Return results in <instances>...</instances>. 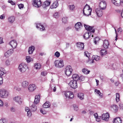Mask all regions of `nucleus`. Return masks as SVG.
Segmentation results:
<instances>
[{
  "label": "nucleus",
  "mask_w": 123,
  "mask_h": 123,
  "mask_svg": "<svg viewBox=\"0 0 123 123\" xmlns=\"http://www.w3.org/2000/svg\"><path fill=\"white\" fill-rule=\"evenodd\" d=\"M84 26L85 27L86 29L89 31L88 32H86L84 34L83 37H84L86 39H87L88 38L90 37L91 36H92V37H93V34L91 35V33H94L95 31V30L92 28L93 27L90 26L89 25H86L85 24H84Z\"/></svg>",
  "instance_id": "1"
},
{
  "label": "nucleus",
  "mask_w": 123,
  "mask_h": 123,
  "mask_svg": "<svg viewBox=\"0 0 123 123\" xmlns=\"http://www.w3.org/2000/svg\"><path fill=\"white\" fill-rule=\"evenodd\" d=\"M91 11L92 9L89 6L86 4L83 9V12L84 14L86 16L91 15Z\"/></svg>",
  "instance_id": "2"
},
{
  "label": "nucleus",
  "mask_w": 123,
  "mask_h": 123,
  "mask_svg": "<svg viewBox=\"0 0 123 123\" xmlns=\"http://www.w3.org/2000/svg\"><path fill=\"white\" fill-rule=\"evenodd\" d=\"M28 68L27 65L24 63H21L19 64L18 67V69L19 71L22 73H24Z\"/></svg>",
  "instance_id": "3"
},
{
  "label": "nucleus",
  "mask_w": 123,
  "mask_h": 123,
  "mask_svg": "<svg viewBox=\"0 0 123 123\" xmlns=\"http://www.w3.org/2000/svg\"><path fill=\"white\" fill-rule=\"evenodd\" d=\"M9 95V92L8 91L4 89L0 90V96L2 98H7Z\"/></svg>",
  "instance_id": "4"
},
{
  "label": "nucleus",
  "mask_w": 123,
  "mask_h": 123,
  "mask_svg": "<svg viewBox=\"0 0 123 123\" xmlns=\"http://www.w3.org/2000/svg\"><path fill=\"white\" fill-rule=\"evenodd\" d=\"M73 69L71 66L70 65L67 66L65 69V72L68 76H69L72 73Z\"/></svg>",
  "instance_id": "5"
},
{
  "label": "nucleus",
  "mask_w": 123,
  "mask_h": 123,
  "mask_svg": "<svg viewBox=\"0 0 123 123\" xmlns=\"http://www.w3.org/2000/svg\"><path fill=\"white\" fill-rule=\"evenodd\" d=\"M54 64L56 67L61 68L64 66L63 61L62 60H60L59 61L58 60H55L54 62Z\"/></svg>",
  "instance_id": "6"
},
{
  "label": "nucleus",
  "mask_w": 123,
  "mask_h": 123,
  "mask_svg": "<svg viewBox=\"0 0 123 123\" xmlns=\"http://www.w3.org/2000/svg\"><path fill=\"white\" fill-rule=\"evenodd\" d=\"M112 3L117 6H123V0H112Z\"/></svg>",
  "instance_id": "7"
},
{
  "label": "nucleus",
  "mask_w": 123,
  "mask_h": 123,
  "mask_svg": "<svg viewBox=\"0 0 123 123\" xmlns=\"http://www.w3.org/2000/svg\"><path fill=\"white\" fill-rule=\"evenodd\" d=\"M65 96L71 99L74 97V95L72 92L71 91H68L65 93Z\"/></svg>",
  "instance_id": "8"
},
{
  "label": "nucleus",
  "mask_w": 123,
  "mask_h": 123,
  "mask_svg": "<svg viewBox=\"0 0 123 123\" xmlns=\"http://www.w3.org/2000/svg\"><path fill=\"white\" fill-rule=\"evenodd\" d=\"M33 5L37 7H39L41 5L40 0H33Z\"/></svg>",
  "instance_id": "9"
},
{
  "label": "nucleus",
  "mask_w": 123,
  "mask_h": 123,
  "mask_svg": "<svg viewBox=\"0 0 123 123\" xmlns=\"http://www.w3.org/2000/svg\"><path fill=\"white\" fill-rule=\"evenodd\" d=\"M77 82L75 81L71 80L70 81L69 84L71 87L75 89L77 87Z\"/></svg>",
  "instance_id": "10"
},
{
  "label": "nucleus",
  "mask_w": 123,
  "mask_h": 123,
  "mask_svg": "<svg viewBox=\"0 0 123 123\" xmlns=\"http://www.w3.org/2000/svg\"><path fill=\"white\" fill-rule=\"evenodd\" d=\"M28 89L30 92L34 91L36 88V86L34 84H31L29 85L28 87Z\"/></svg>",
  "instance_id": "11"
},
{
  "label": "nucleus",
  "mask_w": 123,
  "mask_h": 123,
  "mask_svg": "<svg viewBox=\"0 0 123 123\" xmlns=\"http://www.w3.org/2000/svg\"><path fill=\"white\" fill-rule=\"evenodd\" d=\"M106 3L105 1L103 0L101 1L99 4V6L100 8L102 10L105 9L106 7Z\"/></svg>",
  "instance_id": "12"
},
{
  "label": "nucleus",
  "mask_w": 123,
  "mask_h": 123,
  "mask_svg": "<svg viewBox=\"0 0 123 123\" xmlns=\"http://www.w3.org/2000/svg\"><path fill=\"white\" fill-rule=\"evenodd\" d=\"M13 99L14 101L20 105L22 103V99L19 96H17L14 97Z\"/></svg>",
  "instance_id": "13"
},
{
  "label": "nucleus",
  "mask_w": 123,
  "mask_h": 123,
  "mask_svg": "<svg viewBox=\"0 0 123 123\" xmlns=\"http://www.w3.org/2000/svg\"><path fill=\"white\" fill-rule=\"evenodd\" d=\"M14 52L13 49L8 50L4 54V56L6 57H8L10 56Z\"/></svg>",
  "instance_id": "14"
},
{
  "label": "nucleus",
  "mask_w": 123,
  "mask_h": 123,
  "mask_svg": "<svg viewBox=\"0 0 123 123\" xmlns=\"http://www.w3.org/2000/svg\"><path fill=\"white\" fill-rule=\"evenodd\" d=\"M76 45L80 50H83L84 49V43L78 42L76 43Z\"/></svg>",
  "instance_id": "15"
},
{
  "label": "nucleus",
  "mask_w": 123,
  "mask_h": 123,
  "mask_svg": "<svg viewBox=\"0 0 123 123\" xmlns=\"http://www.w3.org/2000/svg\"><path fill=\"white\" fill-rule=\"evenodd\" d=\"M109 117V115L108 113H107L103 114L102 116V120L107 121H108Z\"/></svg>",
  "instance_id": "16"
},
{
  "label": "nucleus",
  "mask_w": 123,
  "mask_h": 123,
  "mask_svg": "<svg viewBox=\"0 0 123 123\" xmlns=\"http://www.w3.org/2000/svg\"><path fill=\"white\" fill-rule=\"evenodd\" d=\"M9 44L10 45L13 49L15 48L17 45V43L16 41L14 40L11 41L9 43Z\"/></svg>",
  "instance_id": "17"
},
{
  "label": "nucleus",
  "mask_w": 123,
  "mask_h": 123,
  "mask_svg": "<svg viewBox=\"0 0 123 123\" xmlns=\"http://www.w3.org/2000/svg\"><path fill=\"white\" fill-rule=\"evenodd\" d=\"M102 10L100 8H97L96 10V12L99 17H101L103 15V12Z\"/></svg>",
  "instance_id": "18"
},
{
  "label": "nucleus",
  "mask_w": 123,
  "mask_h": 123,
  "mask_svg": "<svg viewBox=\"0 0 123 123\" xmlns=\"http://www.w3.org/2000/svg\"><path fill=\"white\" fill-rule=\"evenodd\" d=\"M28 82L27 81H24L22 82L21 84V86L23 88L25 89L28 87Z\"/></svg>",
  "instance_id": "19"
},
{
  "label": "nucleus",
  "mask_w": 123,
  "mask_h": 123,
  "mask_svg": "<svg viewBox=\"0 0 123 123\" xmlns=\"http://www.w3.org/2000/svg\"><path fill=\"white\" fill-rule=\"evenodd\" d=\"M82 27V25L80 22H77L75 25L76 30L78 31L80 29L81 27Z\"/></svg>",
  "instance_id": "20"
},
{
  "label": "nucleus",
  "mask_w": 123,
  "mask_h": 123,
  "mask_svg": "<svg viewBox=\"0 0 123 123\" xmlns=\"http://www.w3.org/2000/svg\"><path fill=\"white\" fill-rule=\"evenodd\" d=\"M40 96L39 95H36L35 96L34 101V104H37L39 103L40 100Z\"/></svg>",
  "instance_id": "21"
},
{
  "label": "nucleus",
  "mask_w": 123,
  "mask_h": 123,
  "mask_svg": "<svg viewBox=\"0 0 123 123\" xmlns=\"http://www.w3.org/2000/svg\"><path fill=\"white\" fill-rule=\"evenodd\" d=\"M8 22L12 24L13 23L15 20V17L13 16H10L8 17Z\"/></svg>",
  "instance_id": "22"
},
{
  "label": "nucleus",
  "mask_w": 123,
  "mask_h": 123,
  "mask_svg": "<svg viewBox=\"0 0 123 123\" xmlns=\"http://www.w3.org/2000/svg\"><path fill=\"white\" fill-rule=\"evenodd\" d=\"M36 27L37 28H39L41 31H43L45 30L44 26L40 24H37Z\"/></svg>",
  "instance_id": "23"
},
{
  "label": "nucleus",
  "mask_w": 123,
  "mask_h": 123,
  "mask_svg": "<svg viewBox=\"0 0 123 123\" xmlns=\"http://www.w3.org/2000/svg\"><path fill=\"white\" fill-rule=\"evenodd\" d=\"M109 43L107 40H105L104 42L103 46L104 47L105 49H107L108 48Z\"/></svg>",
  "instance_id": "24"
},
{
  "label": "nucleus",
  "mask_w": 123,
  "mask_h": 123,
  "mask_svg": "<svg viewBox=\"0 0 123 123\" xmlns=\"http://www.w3.org/2000/svg\"><path fill=\"white\" fill-rule=\"evenodd\" d=\"M114 123H122V120L120 118L117 117L113 121Z\"/></svg>",
  "instance_id": "25"
},
{
  "label": "nucleus",
  "mask_w": 123,
  "mask_h": 123,
  "mask_svg": "<svg viewBox=\"0 0 123 123\" xmlns=\"http://www.w3.org/2000/svg\"><path fill=\"white\" fill-rule=\"evenodd\" d=\"M72 78L74 80L73 81H75L78 83L79 76L78 75L75 74L73 75L72 76Z\"/></svg>",
  "instance_id": "26"
},
{
  "label": "nucleus",
  "mask_w": 123,
  "mask_h": 123,
  "mask_svg": "<svg viewBox=\"0 0 123 123\" xmlns=\"http://www.w3.org/2000/svg\"><path fill=\"white\" fill-rule=\"evenodd\" d=\"M58 6V3L57 1H55L52 5L50 7L51 8H55Z\"/></svg>",
  "instance_id": "27"
},
{
  "label": "nucleus",
  "mask_w": 123,
  "mask_h": 123,
  "mask_svg": "<svg viewBox=\"0 0 123 123\" xmlns=\"http://www.w3.org/2000/svg\"><path fill=\"white\" fill-rule=\"evenodd\" d=\"M37 110V107L34 104H33L30 107V110L31 111H35Z\"/></svg>",
  "instance_id": "28"
},
{
  "label": "nucleus",
  "mask_w": 123,
  "mask_h": 123,
  "mask_svg": "<svg viewBox=\"0 0 123 123\" xmlns=\"http://www.w3.org/2000/svg\"><path fill=\"white\" fill-rule=\"evenodd\" d=\"M35 48L34 46H31L29 48L28 52L29 54H31L32 53L33 51L35 50Z\"/></svg>",
  "instance_id": "29"
},
{
  "label": "nucleus",
  "mask_w": 123,
  "mask_h": 123,
  "mask_svg": "<svg viewBox=\"0 0 123 123\" xmlns=\"http://www.w3.org/2000/svg\"><path fill=\"white\" fill-rule=\"evenodd\" d=\"M50 2L48 1H46L44 2L43 3L42 5V6L43 7H45L49 6L50 4Z\"/></svg>",
  "instance_id": "30"
},
{
  "label": "nucleus",
  "mask_w": 123,
  "mask_h": 123,
  "mask_svg": "<svg viewBox=\"0 0 123 123\" xmlns=\"http://www.w3.org/2000/svg\"><path fill=\"white\" fill-rule=\"evenodd\" d=\"M6 73V71L5 69L2 68H0V75L2 76L5 74Z\"/></svg>",
  "instance_id": "31"
},
{
  "label": "nucleus",
  "mask_w": 123,
  "mask_h": 123,
  "mask_svg": "<svg viewBox=\"0 0 123 123\" xmlns=\"http://www.w3.org/2000/svg\"><path fill=\"white\" fill-rule=\"evenodd\" d=\"M50 103L48 101H46L44 104L43 105V107L45 108H48L50 106Z\"/></svg>",
  "instance_id": "32"
},
{
  "label": "nucleus",
  "mask_w": 123,
  "mask_h": 123,
  "mask_svg": "<svg viewBox=\"0 0 123 123\" xmlns=\"http://www.w3.org/2000/svg\"><path fill=\"white\" fill-rule=\"evenodd\" d=\"M92 58L94 60L96 61H98L100 59V57L97 55H93Z\"/></svg>",
  "instance_id": "33"
},
{
  "label": "nucleus",
  "mask_w": 123,
  "mask_h": 123,
  "mask_svg": "<svg viewBox=\"0 0 123 123\" xmlns=\"http://www.w3.org/2000/svg\"><path fill=\"white\" fill-rule=\"evenodd\" d=\"M107 51L106 50L103 49H101L100 51V54L102 56L105 55L107 53Z\"/></svg>",
  "instance_id": "34"
},
{
  "label": "nucleus",
  "mask_w": 123,
  "mask_h": 123,
  "mask_svg": "<svg viewBox=\"0 0 123 123\" xmlns=\"http://www.w3.org/2000/svg\"><path fill=\"white\" fill-rule=\"evenodd\" d=\"M34 67L36 69H39L41 67V65L39 63H36L35 64Z\"/></svg>",
  "instance_id": "35"
},
{
  "label": "nucleus",
  "mask_w": 123,
  "mask_h": 123,
  "mask_svg": "<svg viewBox=\"0 0 123 123\" xmlns=\"http://www.w3.org/2000/svg\"><path fill=\"white\" fill-rule=\"evenodd\" d=\"M78 96L81 100H82L84 99V94L83 93H79L78 94Z\"/></svg>",
  "instance_id": "36"
},
{
  "label": "nucleus",
  "mask_w": 123,
  "mask_h": 123,
  "mask_svg": "<svg viewBox=\"0 0 123 123\" xmlns=\"http://www.w3.org/2000/svg\"><path fill=\"white\" fill-rule=\"evenodd\" d=\"M82 71L84 74H87L89 73L90 71H88L86 69L84 68L82 69Z\"/></svg>",
  "instance_id": "37"
},
{
  "label": "nucleus",
  "mask_w": 123,
  "mask_h": 123,
  "mask_svg": "<svg viewBox=\"0 0 123 123\" xmlns=\"http://www.w3.org/2000/svg\"><path fill=\"white\" fill-rule=\"evenodd\" d=\"M54 17L56 18H58L60 16V13L59 12H56L54 14Z\"/></svg>",
  "instance_id": "38"
},
{
  "label": "nucleus",
  "mask_w": 123,
  "mask_h": 123,
  "mask_svg": "<svg viewBox=\"0 0 123 123\" xmlns=\"http://www.w3.org/2000/svg\"><path fill=\"white\" fill-rule=\"evenodd\" d=\"M111 107L113 110L115 111H117L118 110V107L117 105H112Z\"/></svg>",
  "instance_id": "39"
},
{
  "label": "nucleus",
  "mask_w": 123,
  "mask_h": 123,
  "mask_svg": "<svg viewBox=\"0 0 123 123\" xmlns=\"http://www.w3.org/2000/svg\"><path fill=\"white\" fill-rule=\"evenodd\" d=\"M120 100V95L118 93H116V102H118Z\"/></svg>",
  "instance_id": "40"
},
{
  "label": "nucleus",
  "mask_w": 123,
  "mask_h": 123,
  "mask_svg": "<svg viewBox=\"0 0 123 123\" xmlns=\"http://www.w3.org/2000/svg\"><path fill=\"white\" fill-rule=\"evenodd\" d=\"M95 91L100 96V97L102 98L103 96V94H100L101 93L100 92V91L99 90H97V89H95Z\"/></svg>",
  "instance_id": "41"
},
{
  "label": "nucleus",
  "mask_w": 123,
  "mask_h": 123,
  "mask_svg": "<svg viewBox=\"0 0 123 123\" xmlns=\"http://www.w3.org/2000/svg\"><path fill=\"white\" fill-rule=\"evenodd\" d=\"M85 79V77L84 76H82L80 77H79L78 79V82H80L84 80Z\"/></svg>",
  "instance_id": "42"
},
{
  "label": "nucleus",
  "mask_w": 123,
  "mask_h": 123,
  "mask_svg": "<svg viewBox=\"0 0 123 123\" xmlns=\"http://www.w3.org/2000/svg\"><path fill=\"white\" fill-rule=\"evenodd\" d=\"M68 8L70 10H74L75 6L74 5H70L68 6Z\"/></svg>",
  "instance_id": "43"
},
{
  "label": "nucleus",
  "mask_w": 123,
  "mask_h": 123,
  "mask_svg": "<svg viewBox=\"0 0 123 123\" xmlns=\"http://www.w3.org/2000/svg\"><path fill=\"white\" fill-rule=\"evenodd\" d=\"M99 40L100 39L98 37H95L93 40L94 43L95 44H96L97 42H98Z\"/></svg>",
  "instance_id": "44"
},
{
  "label": "nucleus",
  "mask_w": 123,
  "mask_h": 123,
  "mask_svg": "<svg viewBox=\"0 0 123 123\" xmlns=\"http://www.w3.org/2000/svg\"><path fill=\"white\" fill-rule=\"evenodd\" d=\"M26 60L28 62H30L31 60V58L29 56H26Z\"/></svg>",
  "instance_id": "45"
},
{
  "label": "nucleus",
  "mask_w": 123,
  "mask_h": 123,
  "mask_svg": "<svg viewBox=\"0 0 123 123\" xmlns=\"http://www.w3.org/2000/svg\"><path fill=\"white\" fill-rule=\"evenodd\" d=\"M54 55L56 57H58L60 55V53L58 51H56Z\"/></svg>",
  "instance_id": "46"
},
{
  "label": "nucleus",
  "mask_w": 123,
  "mask_h": 123,
  "mask_svg": "<svg viewBox=\"0 0 123 123\" xmlns=\"http://www.w3.org/2000/svg\"><path fill=\"white\" fill-rule=\"evenodd\" d=\"M62 22L63 23L65 24L67 22V18H63L62 19Z\"/></svg>",
  "instance_id": "47"
},
{
  "label": "nucleus",
  "mask_w": 123,
  "mask_h": 123,
  "mask_svg": "<svg viewBox=\"0 0 123 123\" xmlns=\"http://www.w3.org/2000/svg\"><path fill=\"white\" fill-rule=\"evenodd\" d=\"M51 88L52 90H53V91L54 92H55L56 90V88L55 87V86L54 85H53L52 86H51Z\"/></svg>",
  "instance_id": "48"
},
{
  "label": "nucleus",
  "mask_w": 123,
  "mask_h": 123,
  "mask_svg": "<svg viewBox=\"0 0 123 123\" xmlns=\"http://www.w3.org/2000/svg\"><path fill=\"white\" fill-rule=\"evenodd\" d=\"M14 89L18 91H20L21 90V88L19 87L15 86L14 87Z\"/></svg>",
  "instance_id": "49"
},
{
  "label": "nucleus",
  "mask_w": 123,
  "mask_h": 123,
  "mask_svg": "<svg viewBox=\"0 0 123 123\" xmlns=\"http://www.w3.org/2000/svg\"><path fill=\"white\" fill-rule=\"evenodd\" d=\"M6 65L7 66H8L10 64V61L8 60H6Z\"/></svg>",
  "instance_id": "50"
},
{
  "label": "nucleus",
  "mask_w": 123,
  "mask_h": 123,
  "mask_svg": "<svg viewBox=\"0 0 123 123\" xmlns=\"http://www.w3.org/2000/svg\"><path fill=\"white\" fill-rule=\"evenodd\" d=\"M100 77L101 79L102 80H103L104 79H105L106 78V77L105 76L102 75L100 76Z\"/></svg>",
  "instance_id": "51"
},
{
  "label": "nucleus",
  "mask_w": 123,
  "mask_h": 123,
  "mask_svg": "<svg viewBox=\"0 0 123 123\" xmlns=\"http://www.w3.org/2000/svg\"><path fill=\"white\" fill-rule=\"evenodd\" d=\"M47 73L45 71H43L41 73V75L44 76H45L47 74Z\"/></svg>",
  "instance_id": "52"
},
{
  "label": "nucleus",
  "mask_w": 123,
  "mask_h": 123,
  "mask_svg": "<svg viewBox=\"0 0 123 123\" xmlns=\"http://www.w3.org/2000/svg\"><path fill=\"white\" fill-rule=\"evenodd\" d=\"M31 111L27 112V116L28 117H30L31 116Z\"/></svg>",
  "instance_id": "53"
},
{
  "label": "nucleus",
  "mask_w": 123,
  "mask_h": 123,
  "mask_svg": "<svg viewBox=\"0 0 123 123\" xmlns=\"http://www.w3.org/2000/svg\"><path fill=\"white\" fill-rule=\"evenodd\" d=\"M3 83L2 77L0 75V85H1Z\"/></svg>",
  "instance_id": "54"
},
{
  "label": "nucleus",
  "mask_w": 123,
  "mask_h": 123,
  "mask_svg": "<svg viewBox=\"0 0 123 123\" xmlns=\"http://www.w3.org/2000/svg\"><path fill=\"white\" fill-rule=\"evenodd\" d=\"M6 120L5 119H0V123H5Z\"/></svg>",
  "instance_id": "55"
},
{
  "label": "nucleus",
  "mask_w": 123,
  "mask_h": 123,
  "mask_svg": "<svg viewBox=\"0 0 123 123\" xmlns=\"http://www.w3.org/2000/svg\"><path fill=\"white\" fill-rule=\"evenodd\" d=\"M73 107H74V109L75 111H77L78 110V107H77L76 105H74Z\"/></svg>",
  "instance_id": "56"
},
{
  "label": "nucleus",
  "mask_w": 123,
  "mask_h": 123,
  "mask_svg": "<svg viewBox=\"0 0 123 123\" xmlns=\"http://www.w3.org/2000/svg\"><path fill=\"white\" fill-rule=\"evenodd\" d=\"M8 2L10 3L12 5H14L15 4V3L12 0H9Z\"/></svg>",
  "instance_id": "57"
},
{
  "label": "nucleus",
  "mask_w": 123,
  "mask_h": 123,
  "mask_svg": "<svg viewBox=\"0 0 123 123\" xmlns=\"http://www.w3.org/2000/svg\"><path fill=\"white\" fill-rule=\"evenodd\" d=\"M119 107L120 109L123 110V104L120 103L119 105Z\"/></svg>",
  "instance_id": "58"
},
{
  "label": "nucleus",
  "mask_w": 123,
  "mask_h": 123,
  "mask_svg": "<svg viewBox=\"0 0 123 123\" xmlns=\"http://www.w3.org/2000/svg\"><path fill=\"white\" fill-rule=\"evenodd\" d=\"M18 6L20 9H21L23 7L24 5L22 4H19L18 5Z\"/></svg>",
  "instance_id": "59"
},
{
  "label": "nucleus",
  "mask_w": 123,
  "mask_h": 123,
  "mask_svg": "<svg viewBox=\"0 0 123 123\" xmlns=\"http://www.w3.org/2000/svg\"><path fill=\"white\" fill-rule=\"evenodd\" d=\"M85 55L87 57H88V58L89 56V54L87 52H85Z\"/></svg>",
  "instance_id": "60"
},
{
  "label": "nucleus",
  "mask_w": 123,
  "mask_h": 123,
  "mask_svg": "<svg viewBox=\"0 0 123 123\" xmlns=\"http://www.w3.org/2000/svg\"><path fill=\"white\" fill-rule=\"evenodd\" d=\"M5 16L4 14H2L0 16V18L1 19H4L5 18Z\"/></svg>",
  "instance_id": "61"
},
{
  "label": "nucleus",
  "mask_w": 123,
  "mask_h": 123,
  "mask_svg": "<svg viewBox=\"0 0 123 123\" xmlns=\"http://www.w3.org/2000/svg\"><path fill=\"white\" fill-rule=\"evenodd\" d=\"M40 111L43 114H45L46 113V112L45 111L42 109Z\"/></svg>",
  "instance_id": "62"
},
{
  "label": "nucleus",
  "mask_w": 123,
  "mask_h": 123,
  "mask_svg": "<svg viewBox=\"0 0 123 123\" xmlns=\"http://www.w3.org/2000/svg\"><path fill=\"white\" fill-rule=\"evenodd\" d=\"M122 31L123 30L121 28H119L117 30L118 32L120 33L122 32Z\"/></svg>",
  "instance_id": "63"
},
{
  "label": "nucleus",
  "mask_w": 123,
  "mask_h": 123,
  "mask_svg": "<svg viewBox=\"0 0 123 123\" xmlns=\"http://www.w3.org/2000/svg\"><path fill=\"white\" fill-rule=\"evenodd\" d=\"M25 111L26 112L29 111L30 110V108L29 109L28 107H26L25 109Z\"/></svg>",
  "instance_id": "64"
}]
</instances>
